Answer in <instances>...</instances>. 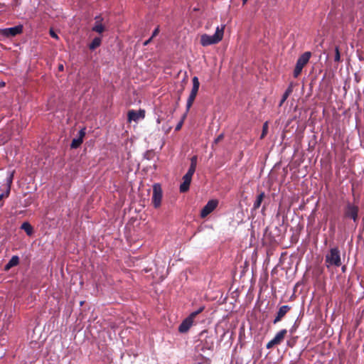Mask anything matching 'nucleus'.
Segmentation results:
<instances>
[{
  "instance_id": "obj_1",
  "label": "nucleus",
  "mask_w": 364,
  "mask_h": 364,
  "mask_svg": "<svg viewBox=\"0 0 364 364\" xmlns=\"http://www.w3.org/2000/svg\"><path fill=\"white\" fill-rule=\"evenodd\" d=\"M225 25L222 24L220 26H217L215 32L213 35H208L206 33L200 36V43L203 47L217 44L220 42L224 36Z\"/></svg>"
},
{
  "instance_id": "obj_2",
  "label": "nucleus",
  "mask_w": 364,
  "mask_h": 364,
  "mask_svg": "<svg viewBox=\"0 0 364 364\" xmlns=\"http://www.w3.org/2000/svg\"><path fill=\"white\" fill-rule=\"evenodd\" d=\"M358 213L359 207L357 205L350 201L346 203L343 208V218L352 220L355 225V228L357 227L359 220Z\"/></svg>"
},
{
  "instance_id": "obj_3",
  "label": "nucleus",
  "mask_w": 364,
  "mask_h": 364,
  "mask_svg": "<svg viewBox=\"0 0 364 364\" xmlns=\"http://www.w3.org/2000/svg\"><path fill=\"white\" fill-rule=\"evenodd\" d=\"M325 262L326 267H340L341 265V259L340 250L337 247L331 248L329 252L326 255Z\"/></svg>"
},
{
  "instance_id": "obj_4",
  "label": "nucleus",
  "mask_w": 364,
  "mask_h": 364,
  "mask_svg": "<svg viewBox=\"0 0 364 364\" xmlns=\"http://www.w3.org/2000/svg\"><path fill=\"white\" fill-rule=\"evenodd\" d=\"M311 56V53L309 51H306L297 60L295 68L294 70V77L295 78L298 77V76L301 74L302 69L308 63L309 59Z\"/></svg>"
},
{
  "instance_id": "obj_5",
  "label": "nucleus",
  "mask_w": 364,
  "mask_h": 364,
  "mask_svg": "<svg viewBox=\"0 0 364 364\" xmlns=\"http://www.w3.org/2000/svg\"><path fill=\"white\" fill-rule=\"evenodd\" d=\"M163 196V192L161 187V185L159 183H155L153 186V195H152V203L154 208H157L160 207L161 203Z\"/></svg>"
},
{
  "instance_id": "obj_6",
  "label": "nucleus",
  "mask_w": 364,
  "mask_h": 364,
  "mask_svg": "<svg viewBox=\"0 0 364 364\" xmlns=\"http://www.w3.org/2000/svg\"><path fill=\"white\" fill-rule=\"evenodd\" d=\"M287 333V331L286 329H282V330L279 331V332H277L276 333L275 336L267 343V346H266L267 348L271 349L274 346L279 345L280 343H282V342L284 339Z\"/></svg>"
},
{
  "instance_id": "obj_7",
  "label": "nucleus",
  "mask_w": 364,
  "mask_h": 364,
  "mask_svg": "<svg viewBox=\"0 0 364 364\" xmlns=\"http://www.w3.org/2000/svg\"><path fill=\"white\" fill-rule=\"evenodd\" d=\"M218 200L216 199L210 200L200 211V217L205 218L211 213L218 206Z\"/></svg>"
},
{
  "instance_id": "obj_8",
  "label": "nucleus",
  "mask_w": 364,
  "mask_h": 364,
  "mask_svg": "<svg viewBox=\"0 0 364 364\" xmlns=\"http://www.w3.org/2000/svg\"><path fill=\"white\" fill-rule=\"evenodd\" d=\"M22 32H23V26L22 25H18V26H16L14 27L4 28L1 31V33L6 37L15 36L18 34L21 33Z\"/></svg>"
},
{
  "instance_id": "obj_9",
  "label": "nucleus",
  "mask_w": 364,
  "mask_h": 364,
  "mask_svg": "<svg viewBox=\"0 0 364 364\" xmlns=\"http://www.w3.org/2000/svg\"><path fill=\"white\" fill-rule=\"evenodd\" d=\"M144 117L145 111L144 109H139V111L131 109L127 114V119L129 122L132 121L138 122L140 119H143Z\"/></svg>"
},
{
  "instance_id": "obj_10",
  "label": "nucleus",
  "mask_w": 364,
  "mask_h": 364,
  "mask_svg": "<svg viewBox=\"0 0 364 364\" xmlns=\"http://www.w3.org/2000/svg\"><path fill=\"white\" fill-rule=\"evenodd\" d=\"M290 309L291 307L288 305L282 306L277 313V316L273 321V323L275 324L280 321Z\"/></svg>"
},
{
  "instance_id": "obj_11",
  "label": "nucleus",
  "mask_w": 364,
  "mask_h": 364,
  "mask_svg": "<svg viewBox=\"0 0 364 364\" xmlns=\"http://www.w3.org/2000/svg\"><path fill=\"white\" fill-rule=\"evenodd\" d=\"M95 20V23L92 30L96 33H102L105 31V26L102 23V18L100 16H97Z\"/></svg>"
},
{
  "instance_id": "obj_12",
  "label": "nucleus",
  "mask_w": 364,
  "mask_h": 364,
  "mask_svg": "<svg viewBox=\"0 0 364 364\" xmlns=\"http://www.w3.org/2000/svg\"><path fill=\"white\" fill-rule=\"evenodd\" d=\"M193 321L191 320V318H185L178 327V331L180 333H186L190 328L192 326Z\"/></svg>"
},
{
  "instance_id": "obj_13",
  "label": "nucleus",
  "mask_w": 364,
  "mask_h": 364,
  "mask_svg": "<svg viewBox=\"0 0 364 364\" xmlns=\"http://www.w3.org/2000/svg\"><path fill=\"white\" fill-rule=\"evenodd\" d=\"M203 348L212 350L214 348V338L212 336H206L205 339L203 343Z\"/></svg>"
},
{
  "instance_id": "obj_14",
  "label": "nucleus",
  "mask_w": 364,
  "mask_h": 364,
  "mask_svg": "<svg viewBox=\"0 0 364 364\" xmlns=\"http://www.w3.org/2000/svg\"><path fill=\"white\" fill-rule=\"evenodd\" d=\"M19 263V257L17 255H14L9 262L5 265V269L9 270L11 267L18 265Z\"/></svg>"
},
{
  "instance_id": "obj_15",
  "label": "nucleus",
  "mask_w": 364,
  "mask_h": 364,
  "mask_svg": "<svg viewBox=\"0 0 364 364\" xmlns=\"http://www.w3.org/2000/svg\"><path fill=\"white\" fill-rule=\"evenodd\" d=\"M197 159H198L196 156H193L191 159V165L187 173L191 174L192 176L194 174L196 171V168L197 166Z\"/></svg>"
},
{
  "instance_id": "obj_16",
  "label": "nucleus",
  "mask_w": 364,
  "mask_h": 364,
  "mask_svg": "<svg viewBox=\"0 0 364 364\" xmlns=\"http://www.w3.org/2000/svg\"><path fill=\"white\" fill-rule=\"evenodd\" d=\"M191 183V180L183 177V182L180 185V191L181 193H185L188 191L189 190Z\"/></svg>"
},
{
  "instance_id": "obj_17",
  "label": "nucleus",
  "mask_w": 364,
  "mask_h": 364,
  "mask_svg": "<svg viewBox=\"0 0 364 364\" xmlns=\"http://www.w3.org/2000/svg\"><path fill=\"white\" fill-rule=\"evenodd\" d=\"M293 92V85L291 83L282 95L279 105L281 106Z\"/></svg>"
},
{
  "instance_id": "obj_18",
  "label": "nucleus",
  "mask_w": 364,
  "mask_h": 364,
  "mask_svg": "<svg viewBox=\"0 0 364 364\" xmlns=\"http://www.w3.org/2000/svg\"><path fill=\"white\" fill-rule=\"evenodd\" d=\"M21 228L23 230L28 236H31L33 232V227L28 222L23 223Z\"/></svg>"
},
{
  "instance_id": "obj_19",
  "label": "nucleus",
  "mask_w": 364,
  "mask_h": 364,
  "mask_svg": "<svg viewBox=\"0 0 364 364\" xmlns=\"http://www.w3.org/2000/svg\"><path fill=\"white\" fill-rule=\"evenodd\" d=\"M197 95V93L196 92H191L190 93V95L187 100V103H186V110L187 112L190 109V108L191 107L195 99H196V97Z\"/></svg>"
},
{
  "instance_id": "obj_20",
  "label": "nucleus",
  "mask_w": 364,
  "mask_h": 364,
  "mask_svg": "<svg viewBox=\"0 0 364 364\" xmlns=\"http://www.w3.org/2000/svg\"><path fill=\"white\" fill-rule=\"evenodd\" d=\"M102 39L100 37H95L89 46L90 50H95L99 47L101 44Z\"/></svg>"
},
{
  "instance_id": "obj_21",
  "label": "nucleus",
  "mask_w": 364,
  "mask_h": 364,
  "mask_svg": "<svg viewBox=\"0 0 364 364\" xmlns=\"http://www.w3.org/2000/svg\"><path fill=\"white\" fill-rule=\"evenodd\" d=\"M192 82H193V87H192L191 92L198 93L199 87H200V82H199L198 78L196 76L193 77L192 79Z\"/></svg>"
},
{
  "instance_id": "obj_22",
  "label": "nucleus",
  "mask_w": 364,
  "mask_h": 364,
  "mask_svg": "<svg viewBox=\"0 0 364 364\" xmlns=\"http://www.w3.org/2000/svg\"><path fill=\"white\" fill-rule=\"evenodd\" d=\"M264 196V193H261L259 195L257 196V199L254 202V205H253L254 209H257L259 208V206L262 202Z\"/></svg>"
},
{
  "instance_id": "obj_23",
  "label": "nucleus",
  "mask_w": 364,
  "mask_h": 364,
  "mask_svg": "<svg viewBox=\"0 0 364 364\" xmlns=\"http://www.w3.org/2000/svg\"><path fill=\"white\" fill-rule=\"evenodd\" d=\"M82 143V138L73 139L70 146L73 149H76V148L79 147Z\"/></svg>"
},
{
  "instance_id": "obj_24",
  "label": "nucleus",
  "mask_w": 364,
  "mask_h": 364,
  "mask_svg": "<svg viewBox=\"0 0 364 364\" xmlns=\"http://www.w3.org/2000/svg\"><path fill=\"white\" fill-rule=\"evenodd\" d=\"M204 310V306H201L200 307L198 310L192 312L189 316H188L187 318H191V320L192 321H193L194 318H196V316L199 314L200 313H201Z\"/></svg>"
},
{
  "instance_id": "obj_25",
  "label": "nucleus",
  "mask_w": 364,
  "mask_h": 364,
  "mask_svg": "<svg viewBox=\"0 0 364 364\" xmlns=\"http://www.w3.org/2000/svg\"><path fill=\"white\" fill-rule=\"evenodd\" d=\"M334 61L337 62V63L341 61V54H340L339 48L338 46H336L335 48Z\"/></svg>"
},
{
  "instance_id": "obj_26",
  "label": "nucleus",
  "mask_w": 364,
  "mask_h": 364,
  "mask_svg": "<svg viewBox=\"0 0 364 364\" xmlns=\"http://www.w3.org/2000/svg\"><path fill=\"white\" fill-rule=\"evenodd\" d=\"M267 132H268V122H266L263 124L262 132L260 138L263 139L266 136V134H267Z\"/></svg>"
},
{
  "instance_id": "obj_27",
  "label": "nucleus",
  "mask_w": 364,
  "mask_h": 364,
  "mask_svg": "<svg viewBox=\"0 0 364 364\" xmlns=\"http://www.w3.org/2000/svg\"><path fill=\"white\" fill-rule=\"evenodd\" d=\"M85 129H82L80 130L79 132V137L78 138H82V139L83 140V137L85 136Z\"/></svg>"
},
{
  "instance_id": "obj_28",
  "label": "nucleus",
  "mask_w": 364,
  "mask_h": 364,
  "mask_svg": "<svg viewBox=\"0 0 364 364\" xmlns=\"http://www.w3.org/2000/svg\"><path fill=\"white\" fill-rule=\"evenodd\" d=\"M223 139V134H220L215 140L214 144H218L220 141Z\"/></svg>"
},
{
  "instance_id": "obj_29",
  "label": "nucleus",
  "mask_w": 364,
  "mask_h": 364,
  "mask_svg": "<svg viewBox=\"0 0 364 364\" xmlns=\"http://www.w3.org/2000/svg\"><path fill=\"white\" fill-rule=\"evenodd\" d=\"M50 35L53 38H55V39L58 38V35L52 29L50 30Z\"/></svg>"
},
{
  "instance_id": "obj_30",
  "label": "nucleus",
  "mask_w": 364,
  "mask_h": 364,
  "mask_svg": "<svg viewBox=\"0 0 364 364\" xmlns=\"http://www.w3.org/2000/svg\"><path fill=\"white\" fill-rule=\"evenodd\" d=\"M192 177H193V176H192L191 174H190V173H186L183 176V178H188V179H190V180H191V181H192Z\"/></svg>"
},
{
  "instance_id": "obj_31",
  "label": "nucleus",
  "mask_w": 364,
  "mask_h": 364,
  "mask_svg": "<svg viewBox=\"0 0 364 364\" xmlns=\"http://www.w3.org/2000/svg\"><path fill=\"white\" fill-rule=\"evenodd\" d=\"M158 32H159V28H156L154 31V32H153V34H152V36H151V37L153 38L154 36H155L158 33Z\"/></svg>"
},
{
  "instance_id": "obj_32",
  "label": "nucleus",
  "mask_w": 364,
  "mask_h": 364,
  "mask_svg": "<svg viewBox=\"0 0 364 364\" xmlns=\"http://www.w3.org/2000/svg\"><path fill=\"white\" fill-rule=\"evenodd\" d=\"M63 69H64L63 65V64H60V65H58V70H59L60 71H63Z\"/></svg>"
},
{
  "instance_id": "obj_33",
  "label": "nucleus",
  "mask_w": 364,
  "mask_h": 364,
  "mask_svg": "<svg viewBox=\"0 0 364 364\" xmlns=\"http://www.w3.org/2000/svg\"><path fill=\"white\" fill-rule=\"evenodd\" d=\"M152 37H151L149 40L146 41L144 43V46H146L149 43V42L151 41Z\"/></svg>"
},
{
  "instance_id": "obj_34",
  "label": "nucleus",
  "mask_w": 364,
  "mask_h": 364,
  "mask_svg": "<svg viewBox=\"0 0 364 364\" xmlns=\"http://www.w3.org/2000/svg\"><path fill=\"white\" fill-rule=\"evenodd\" d=\"M181 123L178 124L176 126V130H178V129H181Z\"/></svg>"
},
{
  "instance_id": "obj_35",
  "label": "nucleus",
  "mask_w": 364,
  "mask_h": 364,
  "mask_svg": "<svg viewBox=\"0 0 364 364\" xmlns=\"http://www.w3.org/2000/svg\"><path fill=\"white\" fill-rule=\"evenodd\" d=\"M12 178H13V175L11 174V176H10L9 181V183H11Z\"/></svg>"
},
{
  "instance_id": "obj_36",
  "label": "nucleus",
  "mask_w": 364,
  "mask_h": 364,
  "mask_svg": "<svg viewBox=\"0 0 364 364\" xmlns=\"http://www.w3.org/2000/svg\"><path fill=\"white\" fill-rule=\"evenodd\" d=\"M248 0H242V4H245Z\"/></svg>"
},
{
  "instance_id": "obj_37",
  "label": "nucleus",
  "mask_w": 364,
  "mask_h": 364,
  "mask_svg": "<svg viewBox=\"0 0 364 364\" xmlns=\"http://www.w3.org/2000/svg\"><path fill=\"white\" fill-rule=\"evenodd\" d=\"M3 195L0 194V200L2 199Z\"/></svg>"
},
{
  "instance_id": "obj_38",
  "label": "nucleus",
  "mask_w": 364,
  "mask_h": 364,
  "mask_svg": "<svg viewBox=\"0 0 364 364\" xmlns=\"http://www.w3.org/2000/svg\"><path fill=\"white\" fill-rule=\"evenodd\" d=\"M290 332H291V333H292L294 332V328H291Z\"/></svg>"
},
{
  "instance_id": "obj_39",
  "label": "nucleus",
  "mask_w": 364,
  "mask_h": 364,
  "mask_svg": "<svg viewBox=\"0 0 364 364\" xmlns=\"http://www.w3.org/2000/svg\"><path fill=\"white\" fill-rule=\"evenodd\" d=\"M206 333V331H203V332L201 333V336H203V335L204 333Z\"/></svg>"
}]
</instances>
